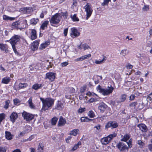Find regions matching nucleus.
Segmentation results:
<instances>
[{
    "label": "nucleus",
    "instance_id": "nucleus-11",
    "mask_svg": "<svg viewBox=\"0 0 152 152\" xmlns=\"http://www.w3.org/2000/svg\"><path fill=\"white\" fill-rule=\"evenodd\" d=\"M56 74L52 72H48L45 75V79H48L50 81H53L56 78Z\"/></svg>",
    "mask_w": 152,
    "mask_h": 152
},
{
    "label": "nucleus",
    "instance_id": "nucleus-56",
    "mask_svg": "<svg viewBox=\"0 0 152 152\" xmlns=\"http://www.w3.org/2000/svg\"><path fill=\"white\" fill-rule=\"evenodd\" d=\"M12 47L13 50L16 54L18 55V52L17 51V50L16 49L15 45L12 46Z\"/></svg>",
    "mask_w": 152,
    "mask_h": 152
},
{
    "label": "nucleus",
    "instance_id": "nucleus-30",
    "mask_svg": "<svg viewBox=\"0 0 152 152\" xmlns=\"http://www.w3.org/2000/svg\"><path fill=\"white\" fill-rule=\"evenodd\" d=\"M49 21L48 20H46L41 25L40 29L43 30L47 28L48 25V24Z\"/></svg>",
    "mask_w": 152,
    "mask_h": 152
},
{
    "label": "nucleus",
    "instance_id": "nucleus-62",
    "mask_svg": "<svg viewBox=\"0 0 152 152\" xmlns=\"http://www.w3.org/2000/svg\"><path fill=\"white\" fill-rule=\"evenodd\" d=\"M34 138V135H32L30 136L27 139V140L31 141L32 139Z\"/></svg>",
    "mask_w": 152,
    "mask_h": 152
},
{
    "label": "nucleus",
    "instance_id": "nucleus-8",
    "mask_svg": "<svg viewBox=\"0 0 152 152\" xmlns=\"http://www.w3.org/2000/svg\"><path fill=\"white\" fill-rule=\"evenodd\" d=\"M70 36L72 38H74L80 36V33L75 28H72L70 29Z\"/></svg>",
    "mask_w": 152,
    "mask_h": 152
},
{
    "label": "nucleus",
    "instance_id": "nucleus-43",
    "mask_svg": "<svg viewBox=\"0 0 152 152\" xmlns=\"http://www.w3.org/2000/svg\"><path fill=\"white\" fill-rule=\"evenodd\" d=\"M71 18L73 21H79L78 18L77 17L76 15L75 14L73 15H71Z\"/></svg>",
    "mask_w": 152,
    "mask_h": 152
},
{
    "label": "nucleus",
    "instance_id": "nucleus-6",
    "mask_svg": "<svg viewBox=\"0 0 152 152\" xmlns=\"http://www.w3.org/2000/svg\"><path fill=\"white\" fill-rule=\"evenodd\" d=\"M20 37L19 35H15L12 36L10 40H7V42L10 41V42L12 46L17 45L18 43L19 42L20 40Z\"/></svg>",
    "mask_w": 152,
    "mask_h": 152
},
{
    "label": "nucleus",
    "instance_id": "nucleus-52",
    "mask_svg": "<svg viewBox=\"0 0 152 152\" xmlns=\"http://www.w3.org/2000/svg\"><path fill=\"white\" fill-rule=\"evenodd\" d=\"M5 117V115L4 113L0 114V123L4 119Z\"/></svg>",
    "mask_w": 152,
    "mask_h": 152
},
{
    "label": "nucleus",
    "instance_id": "nucleus-5",
    "mask_svg": "<svg viewBox=\"0 0 152 152\" xmlns=\"http://www.w3.org/2000/svg\"><path fill=\"white\" fill-rule=\"evenodd\" d=\"M61 19V16L60 15L59 13H56L53 16L50 22L52 25V24H56L59 23Z\"/></svg>",
    "mask_w": 152,
    "mask_h": 152
},
{
    "label": "nucleus",
    "instance_id": "nucleus-9",
    "mask_svg": "<svg viewBox=\"0 0 152 152\" xmlns=\"http://www.w3.org/2000/svg\"><path fill=\"white\" fill-rule=\"evenodd\" d=\"M20 30L25 28L27 26V21L23 18H20L19 19Z\"/></svg>",
    "mask_w": 152,
    "mask_h": 152
},
{
    "label": "nucleus",
    "instance_id": "nucleus-53",
    "mask_svg": "<svg viewBox=\"0 0 152 152\" xmlns=\"http://www.w3.org/2000/svg\"><path fill=\"white\" fill-rule=\"evenodd\" d=\"M7 147H0V152H6Z\"/></svg>",
    "mask_w": 152,
    "mask_h": 152
},
{
    "label": "nucleus",
    "instance_id": "nucleus-22",
    "mask_svg": "<svg viewBox=\"0 0 152 152\" xmlns=\"http://www.w3.org/2000/svg\"><path fill=\"white\" fill-rule=\"evenodd\" d=\"M37 37V32L36 30L34 29H32L31 30V39L32 40L35 39Z\"/></svg>",
    "mask_w": 152,
    "mask_h": 152
},
{
    "label": "nucleus",
    "instance_id": "nucleus-4",
    "mask_svg": "<svg viewBox=\"0 0 152 152\" xmlns=\"http://www.w3.org/2000/svg\"><path fill=\"white\" fill-rule=\"evenodd\" d=\"M85 11L86 13V19L87 20L91 17L93 12V10L91 5L89 3H87L84 7Z\"/></svg>",
    "mask_w": 152,
    "mask_h": 152
},
{
    "label": "nucleus",
    "instance_id": "nucleus-60",
    "mask_svg": "<svg viewBox=\"0 0 152 152\" xmlns=\"http://www.w3.org/2000/svg\"><path fill=\"white\" fill-rule=\"evenodd\" d=\"M38 151L39 152H42L43 150V146H42L41 145H39L38 148Z\"/></svg>",
    "mask_w": 152,
    "mask_h": 152
},
{
    "label": "nucleus",
    "instance_id": "nucleus-25",
    "mask_svg": "<svg viewBox=\"0 0 152 152\" xmlns=\"http://www.w3.org/2000/svg\"><path fill=\"white\" fill-rule=\"evenodd\" d=\"M126 94H121L119 100L117 101V102L118 103H119L121 102H124L126 98Z\"/></svg>",
    "mask_w": 152,
    "mask_h": 152
},
{
    "label": "nucleus",
    "instance_id": "nucleus-41",
    "mask_svg": "<svg viewBox=\"0 0 152 152\" xmlns=\"http://www.w3.org/2000/svg\"><path fill=\"white\" fill-rule=\"evenodd\" d=\"M60 16L63 17L64 19H66L67 18L68 16V13L67 12H61V13H59Z\"/></svg>",
    "mask_w": 152,
    "mask_h": 152
},
{
    "label": "nucleus",
    "instance_id": "nucleus-58",
    "mask_svg": "<svg viewBox=\"0 0 152 152\" xmlns=\"http://www.w3.org/2000/svg\"><path fill=\"white\" fill-rule=\"evenodd\" d=\"M68 31V28H66L64 29L63 33L64 36L66 37L67 35Z\"/></svg>",
    "mask_w": 152,
    "mask_h": 152
},
{
    "label": "nucleus",
    "instance_id": "nucleus-28",
    "mask_svg": "<svg viewBox=\"0 0 152 152\" xmlns=\"http://www.w3.org/2000/svg\"><path fill=\"white\" fill-rule=\"evenodd\" d=\"M5 136L6 139L8 140H11L12 139V135L10 132L6 131L5 132Z\"/></svg>",
    "mask_w": 152,
    "mask_h": 152
},
{
    "label": "nucleus",
    "instance_id": "nucleus-23",
    "mask_svg": "<svg viewBox=\"0 0 152 152\" xmlns=\"http://www.w3.org/2000/svg\"><path fill=\"white\" fill-rule=\"evenodd\" d=\"M50 43V42L49 41H47L45 42L44 43H42L41 44L39 47V49L40 50H42L45 49V48L47 47L49 45Z\"/></svg>",
    "mask_w": 152,
    "mask_h": 152
},
{
    "label": "nucleus",
    "instance_id": "nucleus-36",
    "mask_svg": "<svg viewBox=\"0 0 152 152\" xmlns=\"http://www.w3.org/2000/svg\"><path fill=\"white\" fill-rule=\"evenodd\" d=\"M149 10V6L144 4L143 7L142 8V10L143 11H148Z\"/></svg>",
    "mask_w": 152,
    "mask_h": 152
},
{
    "label": "nucleus",
    "instance_id": "nucleus-40",
    "mask_svg": "<svg viewBox=\"0 0 152 152\" xmlns=\"http://www.w3.org/2000/svg\"><path fill=\"white\" fill-rule=\"evenodd\" d=\"M58 118L56 117H54L51 119V124L53 125H55L57 123Z\"/></svg>",
    "mask_w": 152,
    "mask_h": 152
},
{
    "label": "nucleus",
    "instance_id": "nucleus-34",
    "mask_svg": "<svg viewBox=\"0 0 152 152\" xmlns=\"http://www.w3.org/2000/svg\"><path fill=\"white\" fill-rule=\"evenodd\" d=\"M3 19L6 20H14L15 18L10 17L7 15H4L3 16Z\"/></svg>",
    "mask_w": 152,
    "mask_h": 152
},
{
    "label": "nucleus",
    "instance_id": "nucleus-39",
    "mask_svg": "<svg viewBox=\"0 0 152 152\" xmlns=\"http://www.w3.org/2000/svg\"><path fill=\"white\" fill-rule=\"evenodd\" d=\"M81 142H79L77 144H76L74 145L71 149V151H74L75 150L79 147V145H81Z\"/></svg>",
    "mask_w": 152,
    "mask_h": 152
},
{
    "label": "nucleus",
    "instance_id": "nucleus-42",
    "mask_svg": "<svg viewBox=\"0 0 152 152\" xmlns=\"http://www.w3.org/2000/svg\"><path fill=\"white\" fill-rule=\"evenodd\" d=\"M82 46L84 50L91 49L90 47L86 43L82 45Z\"/></svg>",
    "mask_w": 152,
    "mask_h": 152
},
{
    "label": "nucleus",
    "instance_id": "nucleus-3",
    "mask_svg": "<svg viewBox=\"0 0 152 152\" xmlns=\"http://www.w3.org/2000/svg\"><path fill=\"white\" fill-rule=\"evenodd\" d=\"M117 135V133L115 132L112 134L108 135L107 137L102 138L101 142L102 144L107 145L109 143L114 137H115Z\"/></svg>",
    "mask_w": 152,
    "mask_h": 152
},
{
    "label": "nucleus",
    "instance_id": "nucleus-54",
    "mask_svg": "<svg viewBox=\"0 0 152 152\" xmlns=\"http://www.w3.org/2000/svg\"><path fill=\"white\" fill-rule=\"evenodd\" d=\"M86 110V108H81L80 107L78 110V112L79 113H82L84 112Z\"/></svg>",
    "mask_w": 152,
    "mask_h": 152
},
{
    "label": "nucleus",
    "instance_id": "nucleus-32",
    "mask_svg": "<svg viewBox=\"0 0 152 152\" xmlns=\"http://www.w3.org/2000/svg\"><path fill=\"white\" fill-rule=\"evenodd\" d=\"M63 108V104L59 102L57 103L56 108L58 110H61Z\"/></svg>",
    "mask_w": 152,
    "mask_h": 152
},
{
    "label": "nucleus",
    "instance_id": "nucleus-20",
    "mask_svg": "<svg viewBox=\"0 0 152 152\" xmlns=\"http://www.w3.org/2000/svg\"><path fill=\"white\" fill-rule=\"evenodd\" d=\"M102 78V77L101 76H99L98 75H95L94 76L93 80H94L95 83L96 84H98L101 80Z\"/></svg>",
    "mask_w": 152,
    "mask_h": 152
},
{
    "label": "nucleus",
    "instance_id": "nucleus-49",
    "mask_svg": "<svg viewBox=\"0 0 152 152\" xmlns=\"http://www.w3.org/2000/svg\"><path fill=\"white\" fill-rule=\"evenodd\" d=\"M137 143L138 144L140 148H142L144 145V143L141 140H138L137 141Z\"/></svg>",
    "mask_w": 152,
    "mask_h": 152
},
{
    "label": "nucleus",
    "instance_id": "nucleus-63",
    "mask_svg": "<svg viewBox=\"0 0 152 152\" xmlns=\"http://www.w3.org/2000/svg\"><path fill=\"white\" fill-rule=\"evenodd\" d=\"M96 101V98H92L91 99H90L89 100L88 102H94Z\"/></svg>",
    "mask_w": 152,
    "mask_h": 152
},
{
    "label": "nucleus",
    "instance_id": "nucleus-16",
    "mask_svg": "<svg viewBox=\"0 0 152 152\" xmlns=\"http://www.w3.org/2000/svg\"><path fill=\"white\" fill-rule=\"evenodd\" d=\"M0 49L3 51H4L5 53L9 52L7 46L6 44L0 43Z\"/></svg>",
    "mask_w": 152,
    "mask_h": 152
},
{
    "label": "nucleus",
    "instance_id": "nucleus-19",
    "mask_svg": "<svg viewBox=\"0 0 152 152\" xmlns=\"http://www.w3.org/2000/svg\"><path fill=\"white\" fill-rule=\"evenodd\" d=\"M107 107V105L103 102L100 103L98 106V109L101 112H104Z\"/></svg>",
    "mask_w": 152,
    "mask_h": 152
},
{
    "label": "nucleus",
    "instance_id": "nucleus-14",
    "mask_svg": "<svg viewBox=\"0 0 152 152\" xmlns=\"http://www.w3.org/2000/svg\"><path fill=\"white\" fill-rule=\"evenodd\" d=\"M39 43V42L36 40L31 44V50L33 51H35L37 50L38 47Z\"/></svg>",
    "mask_w": 152,
    "mask_h": 152
},
{
    "label": "nucleus",
    "instance_id": "nucleus-38",
    "mask_svg": "<svg viewBox=\"0 0 152 152\" xmlns=\"http://www.w3.org/2000/svg\"><path fill=\"white\" fill-rule=\"evenodd\" d=\"M80 120L81 122H88L91 120L87 117H82L81 118Z\"/></svg>",
    "mask_w": 152,
    "mask_h": 152
},
{
    "label": "nucleus",
    "instance_id": "nucleus-24",
    "mask_svg": "<svg viewBox=\"0 0 152 152\" xmlns=\"http://www.w3.org/2000/svg\"><path fill=\"white\" fill-rule=\"evenodd\" d=\"M129 53V50L126 48H124L120 52V54L124 57H125Z\"/></svg>",
    "mask_w": 152,
    "mask_h": 152
},
{
    "label": "nucleus",
    "instance_id": "nucleus-45",
    "mask_svg": "<svg viewBox=\"0 0 152 152\" xmlns=\"http://www.w3.org/2000/svg\"><path fill=\"white\" fill-rule=\"evenodd\" d=\"M88 116L90 118H93L95 116V114L94 112L92 110L90 111L88 114Z\"/></svg>",
    "mask_w": 152,
    "mask_h": 152
},
{
    "label": "nucleus",
    "instance_id": "nucleus-21",
    "mask_svg": "<svg viewBox=\"0 0 152 152\" xmlns=\"http://www.w3.org/2000/svg\"><path fill=\"white\" fill-rule=\"evenodd\" d=\"M32 97H30L28 101V102L30 108L31 109H34L35 106L34 104L32 102Z\"/></svg>",
    "mask_w": 152,
    "mask_h": 152
},
{
    "label": "nucleus",
    "instance_id": "nucleus-64",
    "mask_svg": "<svg viewBox=\"0 0 152 152\" xmlns=\"http://www.w3.org/2000/svg\"><path fill=\"white\" fill-rule=\"evenodd\" d=\"M72 138V137L71 136H68V137L66 139V142H67V143H69V140H71Z\"/></svg>",
    "mask_w": 152,
    "mask_h": 152
},
{
    "label": "nucleus",
    "instance_id": "nucleus-44",
    "mask_svg": "<svg viewBox=\"0 0 152 152\" xmlns=\"http://www.w3.org/2000/svg\"><path fill=\"white\" fill-rule=\"evenodd\" d=\"M17 21L13 22L11 25V27L14 28L16 29H18Z\"/></svg>",
    "mask_w": 152,
    "mask_h": 152
},
{
    "label": "nucleus",
    "instance_id": "nucleus-18",
    "mask_svg": "<svg viewBox=\"0 0 152 152\" xmlns=\"http://www.w3.org/2000/svg\"><path fill=\"white\" fill-rule=\"evenodd\" d=\"M66 123V121L65 119L62 117L61 116L59 120L58 126H64Z\"/></svg>",
    "mask_w": 152,
    "mask_h": 152
},
{
    "label": "nucleus",
    "instance_id": "nucleus-31",
    "mask_svg": "<svg viewBox=\"0 0 152 152\" xmlns=\"http://www.w3.org/2000/svg\"><path fill=\"white\" fill-rule=\"evenodd\" d=\"M42 84H38V83H35L34 84L32 87V88L35 90H37L39 89H40L42 87Z\"/></svg>",
    "mask_w": 152,
    "mask_h": 152
},
{
    "label": "nucleus",
    "instance_id": "nucleus-47",
    "mask_svg": "<svg viewBox=\"0 0 152 152\" xmlns=\"http://www.w3.org/2000/svg\"><path fill=\"white\" fill-rule=\"evenodd\" d=\"M47 13V12L45 10H44L42 11V12L40 14V17L41 18H44V16L46 15Z\"/></svg>",
    "mask_w": 152,
    "mask_h": 152
},
{
    "label": "nucleus",
    "instance_id": "nucleus-13",
    "mask_svg": "<svg viewBox=\"0 0 152 152\" xmlns=\"http://www.w3.org/2000/svg\"><path fill=\"white\" fill-rule=\"evenodd\" d=\"M91 56V55L90 54H88L83 56L77 58L75 60V61H82L84 60L88 59Z\"/></svg>",
    "mask_w": 152,
    "mask_h": 152
},
{
    "label": "nucleus",
    "instance_id": "nucleus-27",
    "mask_svg": "<svg viewBox=\"0 0 152 152\" xmlns=\"http://www.w3.org/2000/svg\"><path fill=\"white\" fill-rule=\"evenodd\" d=\"M79 130L78 129H75L70 131L69 134L74 136H76L79 133Z\"/></svg>",
    "mask_w": 152,
    "mask_h": 152
},
{
    "label": "nucleus",
    "instance_id": "nucleus-33",
    "mask_svg": "<svg viewBox=\"0 0 152 152\" xmlns=\"http://www.w3.org/2000/svg\"><path fill=\"white\" fill-rule=\"evenodd\" d=\"M39 21V19L38 18H33L30 21V24L33 25H36Z\"/></svg>",
    "mask_w": 152,
    "mask_h": 152
},
{
    "label": "nucleus",
    "instance_id": "nucleus-57",
    "mask_svg": "<svg viewBox=\"0 0 152 152\" xmlns=\"http://www.w3.org/2000/svg\"><path fill=\"white\" fill-rule=\"evenodd\" d=\"M13 101L14 104L15 105L17 104H18L20 102L19 100L17 99H14Z\"/></svg>",
    "mask_w": 152,
    "mask_h": 152
},
{
    "label": "nucleus",
    "instance_id": "nucleus-50",
    "mask_svg": "<svg viewBox=\"0 0 152 152\" xmlns=\"http://www.w3.org/2000/svg\"><path fill=\"white\" fill-rule=\"evenodd\" d=\"M137 102H134L130 103L129 105L130 107H133L135 108L137 105Z\"/></svg>",
    "mask_w": 152,
    "mask_h": 152
},
{
    "label": "nucleus",
    "instance_id": "nucleus-12",
    "mask_svg": "<svg viewBox=\"0 0 152 152\" xmlns=\"http://www.w3.org/2000/svg\"><path fill=\"white\" fill-rule=\"evenodd\" d=\"M118 126V124L115 121H110L108 122L105 125V128L106 129H107L110 127L112 128H116Z\"/></svg>",
    "mask_w": 152,
    "mask_h": 152
},
{
    "label": "nucleus",
    "instance_id": "nucleus-10",
    "mask_svg": "<svg viewBox=\"0 0 152 152\" xmlns=\"http://www.w3.org/2000/svg\"><path fill=\"white\" fill-rule=\"evenodd\" d=\"M116 147L121 151H124L128 150V147L122 142H119L117 144Z\"/></svg>",
    "mask_w": 152,
    "mask_h": 152
},
{
    "label": "nucleus",
    "instance_id": "nucleus-1",
    "mask_svg": "<svg viewBox=\"0 0 152 152\" xmlns=\"http://www.w3.org/2000/svg\"><path fill=\"white\" fill-rule=\"evenodd\" d=\"M40 100L42 103V110L45 111L49 109H50L53 105L54 100L51 98H47L45 99L40 97Z\"/></svg>",
    "mask_w": 152,
    "mask_h": 152
},
{
    "label": "nucleus",
    "instance_id": "nucleus-15",
    "mask_svg": "<svg viewBox=\"0 0 152 152\" xmlns=\"http://www.w3.org/2000/svg\"><path fill=\"white\" fill-rule=\"evenodd\" d=\"M137 126L139 128L142 132H146L148 131V128L144 124H139L137 125Z\"/></svg>",
    "mask_w": 152,
    "mask_h": 152
},
{
    "label": "nucleus",
    "instance_id": "nucleus-46",
    "mask_svg": "<svg viewBox=\"0 0 152 152\" xmlns=\"http://www.w3.org/2000/svg\"><path fill=\"white\" fill-rule=\"evenodd\" d=\"M10 103V101L9 100H7L5 102V104L4 106V107L6 109H7L9 106V104Z\"/></svg>",
    "mask_w": 152,
    "mask_h": 152
},
{
    "label": "nucleus",
    "instance_id": "nucleus-17",
    "mask_svg": "<svg viewBox=\"0 0 152 152\" xmlns=\"http://www.w3.org/2000/svg\"><path fill=\"white\" fill-rule=\"evenodd\" d=\"M18 117V115L17 113L15 112H13L11 114L10 116V121L12 123H14Z\"/></svg>",
    "mask_w": 152,
    "mask_h": 152
},
{
    "label": "nucleus",
    "instance_id": "nucleus-29",
    "mask_svg": "<svg viewBox=\"0 0 152 152\" xmlns=\"http://www.w3.org/2000/svg\"><path fill=\"white\" fill-rule=\"evenodd\" d=\"M11 80L10 77H4L1 80V83L5 84H7Z\"/></svg>",
    "mask_w": 152,
    "mask_h": 152
},
{
    "label": "nucleus",
    "instance_id": "nucleus-55",
    "mask_svg": "<svg viewBox=\"0 0 152 152\" xmlns=\"http://www.w3.org/2000/svg\"><path fill=\"white\" fill-rule=\"evenodd\" d=\"M68 64H69V63L68 62L65 61V62L62 63L61 64V65L62 67H65V66H66Z\"/></svg>",
    "mask_w": 152,
    "mask_h": 152
},
{
    "label": "nucleus",
    "instance_id": "nucleus-7",
    "mask_svg": "<svg viewBox=\"0 0 152 152\" xmlns=\"http://www.w3.org/2000/svg\"><path fill=\"white\" fill-rule=\"evenodd\" d=\"M22 115L24 119L27 121H31L34 117V115L24 111L22 113Z\"/></svg>",
    "mask_w": 152,
    "mask_h": 152
},
{
    "label": "nucleus",
    "instance_id": "nucleus-26",
    "mask_svg": "<svg viewBox=\"0 0 152 152\" xmlns=\"http://www.w3.org/2000/svg\"><path fill=\"white\" fill-rule=\"evenodd\" d=\"M107 59V57L105 56H103V58L102 60H95V63L96 64H102Z\"/></svg>",
    "mask_w": 152,
    "mask_h": 152
},
{
    "label": "nucleus",
    "instance_id": "nucleus-37",
    "mask_svg": "<svg viewBox=\"0 0 152 152\" xmlns=\"http://www.w3.org/2000/svg\"><path fill=\"white\" fill-rule=\"evenodd\" d=\"M130 138V136L129 134H125L123 138L121 140V141L126 142Z\"/></svg>",
    "mask_w": 152,
    "mask_h": 152
},
{
    "label": "nucleus",
    "instance_id": "nucleus-48",
    "mask_svg": "<svg viewBox=\"0 0 152 152\" xmlns=\"http://www.w3.org/2000/svg\"><path fill=\"white\" fill-rule=\"evenodd\" d=\"M111 0H104L103 2L101 4V5L103 6L108 5L109 2Z\"/></svg>",
    "mask_w": 152,
    "mask_h": 152
},
{
    "label": "nucleus",
    "instance_id": "nucleus-51",
    "mask_svg": "<svg viewBox=\"0 0 152 152\" xmlns=\"http://www.w3.org/2000/svg\"><path fill=\"white\" fill-rule=\"evenodd\" d=\"M86 86H84L80 88V93H83L86 90Z\"/></svg>",
    "mask_w": 152,
    "mask_h": 152
},
{
    "label": "nucleus",
    "instance_id": "nucleus-61",
    "mask_svg": "<svg viewBox=\"0 0 152 152\" xmlns=\"http://www.w3.org/2000/svg\"><path fill=\"white\" fill-rule=\"evenodd\" d=\"M135 97V96L134 95H131L129 97V99L132 101L133 100Z\"/></svg>",
    "mask_w": 152,
    "mask_h": 152
},
{
    "label": "nucleus",
    "instance_id": "nucleus-59",
    "mask_svg": "<svg viewBox=\"0 0 152 152\" xmlns=\"http://www.w3.org/2000/svg\"><path fill=\"white\" fill-rule=\"evenodd\" d=\"M147 98L150 101H152V93L148 95Z\"/></svg>",
    "mask_w": 152,
    "mask_h": 152
},
{
    "label": "nucleus",
    "instance_id": "nucleus-35",
    "mask_svg": "<svg viewBox=\"0 0 152 152\" xmlns=\"http://www.w3.org/2000/svg\"><path fill=\"white\" fill-rule=\"evenodd\" d=\"M28 85L26 83H20L18 85L19 89H20L24 88L26 87Z\"/></svg>",
    "mask_w": 152,
    "mask_h": 152
},
{
    "label": "nucleus",
    "instance_id": "nucleus-2",
    "mask_svg": "<svg viewBox=\"0 0 152 152\" xmlns=\"http://www.w3.org/2000/svg\"><path fill=\"white\" fill-rule=\"evenodd\" d=\"M96 90L104 96H107L111 94L114 89L113 87L111 86H108L107 88H103L99 85L96 87Z\"/></svg>",
    "mask_w": 152,
    "mask_h": 152
}]
</instances>
